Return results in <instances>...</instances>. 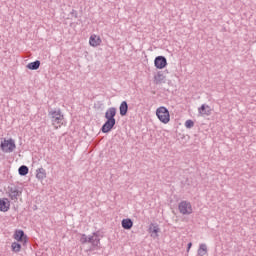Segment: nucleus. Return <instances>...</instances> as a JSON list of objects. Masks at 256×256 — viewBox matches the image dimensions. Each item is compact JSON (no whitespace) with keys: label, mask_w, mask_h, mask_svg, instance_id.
<instances>
[{"label":"nucleus","mask_w":256,"mask_h":256,"mask_svg":"<svg viewBox=\"0 0 256 256\" xmlns=\"http://www.w3.org/2000/svg\"><path fill=\"white\" fill-rule=\"evenodd\" d=\"M11 209V202L8 198H0V211L2 213H7Z\"/></svg>","instance_id":"obj_9"},{"label":"nucleus","mask_w":256,"mask_h":256,"mask_svg":"<svg viewBox=\"0 0 256 256\" xmlns=\"http://www.w3.org/2000/svg\"><path fill=\"white\" fill-rule=\"evenodd\" d=\"M154 83L155 85H161V83H165V75L163 74V72L159 71L154 76Z\"/></svg>","instance_id":"obj_16"},{"label":"nucleus","mask_w":256,"mask_h":256,"mask_svg":"<svg viewBox=\"0 0 256 256\" xmlns=\"http://www.w3.org/2000/svg\"><path fill=\"white\" fill-rule=\"evenodd\" d=\"M39 67H41V61L39 60L27 64V69H30V71H37Z\"/></svg>","instance_id":"obj_19"},{"label":"nucleus","mask_w":256,"mask_h":256,"mask_svg":"<svg viewBox=\"0 0 256 256\" xmlns=\"http://www.w3.org/2000/svg\"><path fill=\"white\" fill-rule=\"evenodd\" d=\"M156 69H165L167 67V58L165 56H157L154 60Z\"/></svg>","instance_id":"obj_7"},{"label":"nucleus","mask_w":256,"mask_h":256,"mask_svg":"<svg viewBox=\"0 0 256 256\" xmlns=\"http://www.w3.org/2000/svg\"><path fill=\"white\" fill-rule=\"evenodd\" d=\"M195 122H193V120H186L185 122V127L186 129H191L192 127H194Z\"/></svg>","instance_id":"obj_23"},{"label":"nucleus","mask_w":256,"mask_h":256,"mask_svg":"<svg viewBox=\"0 0 256 256\" xmlns=\"http://www.w3.org/2000/svg\"><path fill=\"white\" fill-rule=\"evenodd\" d=\"M70 14H72L73 17H75V19H77V17L79 16V14L77 13L76 10H72V11L70 12Z\"/></svg>","instance_id":"obj_24"},{"label":"nucleus","mask_w":256,"mask_h":256,"mask_svg":"<svg viewBox=\"0 0 256 256\" xmlns=\"http://www.w3.org/2000/svg\"><path fill=\"white\" fill-rule=\"evenodd\" d=\"M11 249L13 253H19L21 251V244L19 242H12Z\"/></svg>","instance_id":"obj_22"},{"label":"nucleus","mask_w":256,"mask_h":256,"mask_svg":"<svg viewBox=\"0 0 256 256\" xmlns=\"http://www.w3.org/2000/svg\"><path fill=\"white\" fill-rule=\"evenodd\" d=\"M18 173L19 175H21V177H25V175H28L29 173V167H27L26 165L20 166L18 169Z\"/></svg>","instance_id":"obj_20"},{"label":"nucleus","mask_w":256,"mask_h":256,"mask_svg":"<svg viewBox=\"0 0 256 256\" xmlns=\"http://www.w3.org/2000/svg\"><path fill=\"white\" fill-rule=\"evenodd\" d=\"M198 255L199 256L207 255V244H200L198 249Z\"/></svg>","instance_id":"obj_21"},{"label":"nucleus","mask_w":256,"mask_h":256,"mask_svg":"<svg viewBox=\"0 0 256 256\" xmlns=\"http://www.w3.org/2000/svg\"><path fill=\"white\" fill-rule=\"evenodd\" d=\"M80 243L82 245L90 243V251L101 249V238H99V233L97 232H93L92 235L89 236H87V234H80Z\"/></svg>","instance_id":"obj_1"},{"label":"nucleus","mask_w":256,"mask_h":256,"mask_svg":"<svg viewBox=\"0 0 256 256\" xmlns=\"http://www.w3.org/2000/svg\"><path fill=\"white\" fill-rule=\"evenodd\" d=\"M51 119L52 125H63V114H61V109L51 110L48 112Z\"/></svg>","instance_id":"obj_4"},{"label":"nucleus","mask_w":256,"mask_h":256,"mask_svg":"<svg viewBox=\"0 0 256 256\" xmlns=\"http://www.w3.org/2000/svg\"><path fill=\"white\" fill-rule=\"evenodd\" d=\"M119 111L121 117H125L127 115V112L129 111V104H127V101H122L119 106Z\"/></svg>","instance_id":"obj_14"},{"label":"nucleus","mask_w":256,"mask_h":256,"mask_svg":"<svg viewBox=\"0 0 256 256\" xmlns=\"http://www.w3.org/2000/svg\"><path fill=\"white\" fill-rule=\"evenodd\" d=\"M191 247H193V243H188V248H187V251H189V249H191Z\"/></svg>","instance_id":"obj_25"},{"label":"nucleus","mask_w":256,"mask_h":256,"mask_svg":"<svg viewBox=\"0 0 256 256\" xmlns=\"http://www.w3.org/2000/svg\"><path fill=\"white\" fill-rule=\"evenodd\" d=\"M15 241L19 243H23V245H27V235H25V231L23 230H16L13 235Z\"/></svg>","instance_id":"obj_6"},{"label":"nucleus","mask_w":256,"mask_h":256,"mask_svg":"<svg viewBox=\"0 0 256 256\" xmlns=\"http://www.w3.org/2000/svg\"><path fill=\"white\" fill-rule=\"evenodd\" d=\"M20 193L21 192H19V189H17V187L9 188V197H10L11 201H17Z\"/></svg>","instance_id":"obj_13"},{"label":"nucleus","mask_w":256,"mask_h":256,"mask_svg":"<svg viewBox=\"0 0 256 256\" xmlns=\"http://www.w3.org/2000/svg\"><path fill=\"white\" fill-rule=\"evenodd\" d=\"M89 44L91 47H99L101 45V37L93 34L89 38Z\"/></svg>","instance_id":"obj_12"},{"label":"nucleus","mask_w":256,"mask_h":256,"mask_svg":"<svg viewBox=\"0 0 256 256\" xmlns=\"http://www.w3.org/2000/svg\"><path fill=\"white\" fill-rule=\"evenodd\" d=\"M179 212L182 215H191L193 213V206H191V202L181 201L178 205Z\"/></svg>","instance_id":"obj_5"},{"label":"nucleus","mask_w":256,"mask_h":256,"mask_svg":"<svg viewBox=\"0 0 256 256\" xmlns=\"http://www.w3.org/2000/svg\"><path fill=\"white\" fill-rule=\"evenodd\" d=\"M117 120H106V122L102 125L101 131L102 133H109L115 127Z\"/></svg>","instance_id":"obj_8"},{"label":"nucleus","mask_w":256,"mask_h":256,"mask_svg":"<svg viewBox=\"0 0 256 256\" xmlns=\"http://www.w3.org/2000/svg\"><path fill=\"white\" fill-rule=\"evenodd\" d=\"M156 117H158L159 121H161V123H164L165 125H167V123L171 121L169 109H167V107L165 106H160L159 108H157Z\"/></svg>","instance_id":"obj_2"},{"label":"nucleus","mask_w":256,"mask_h":256,"mask_svg":"<svg viewBox=\"0 0 256 256\" xmlns=\"http://www.w3.org/2000/svg\"><path fill=\"white\" fill-rule=\"evenodd\" d=\"M0 149L3 151V153H13L15 149H17V145H15V140L12 138L10 139H4V141L0 144Z\"/></svg>","instance_id":"obj_3"},{"label":"nucleus","mask_w":256,"mask_h":256,"mask_svg":"<svg viewBox=\"0 0 256 256\" xmlns=\"http://www.w3.org/2000/svg\"><path fill=\"white\" fill-rule=\"evenodd\" d=\"M121 225L124 229L129 231V229L133 228V220H131L130 218H125L122 220Z\"/></svg>","instance_id":"obj_18"},{"label":"nucleus","mask_w":256,"mask_h":256,"mask_svg":"<svg viewBox=\"0 0 256 256\" xmlns=\"http://www.w3.org/2000/svg\"><path fill=\"white\" fill-rule=\"evenodd\" d=\"M36 178L38 179V181H43V179L47 178V171L45 170V168H38L36 170Z\"/></svg>","instance_id":"obj_15"},{"label":"nucleus","mask_w":256,"mask_h":256,"mask_svg":"<svg viewBox=\"0 0 256 256\" xmlns=\"http://www.w3.org/2000/svg\"><path fill=\"white\" fill-rule=\"evenodd\" d=\"M149 233L151 234V237H159V231H161V229L159 228L158 224H150L149 228H148Z\"/></svg>","instance_id":"obj_11"},{"label":"nucleus","mask_w":256,"mask_h":256,"mask_svg":"<svg viewBox=\"0 0 256 256\" xmlns=\"http://www.w3.org/2000/svg\"><path fill=\"white\" fill-rule=\"evenodd\" d=\"M115 115H117V108L110 107L105 112V119L110 121H117L115 119Z\"/></svg>","instance_id":"obj_10"},{"label":"nucleus","mask_w":256,"mask_h":256,"mask_svg":"<svg viewBox=\"0 0 256 256\" xmlns=\"http://www.w3.org/2000/svg\"><path fill=\"white\" fill-rule=\"evenodd\" d=\"M198 112L200 115H211V107L209 105L202 104L200 108H198Z\"/></svg>","instance_id":"obj_17"}]
</instances>
